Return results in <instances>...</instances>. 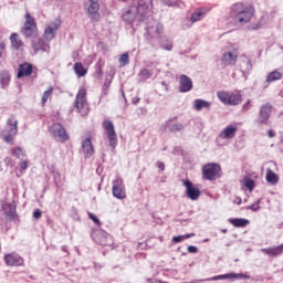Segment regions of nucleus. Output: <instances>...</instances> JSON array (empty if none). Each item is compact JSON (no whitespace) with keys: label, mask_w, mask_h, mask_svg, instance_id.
<instances>
[{"label":"nucleus","mask_w":283,"mask_h":283,"mask_svg":"<svg viewBox=\"0 0 283 283\" xmlns=\"http://www.w3.org/2000/svg\"><path fill=\"white\" fill-rule=\"evenodd\" d=\"M253 18V7L237 2L230 8V19L235 25H247Z\"/></svg>","instance_id":"obj_1"},{"label":"nucleus","mask_w":283,"mask_h":283,"mask_svg":"<svg viewBox=\"0 0 283 283\" xmlns=\"http://www.w3.org/2000/svg\"><path fill=\"white\" fill-rule=\"evenodd\" d=\"M17 134H19V122L14 118V116H11L7 120V128L1 132V137L3 138L4 143L12 145Z\"/></svg>","instance_id":"obj_2"},{"label":"nucleus","mask_w":283,"mask_h":283,"mask_svg":"<svg viewBox=\"0 0 283 283\" xmlns=\"http://www.w3.org/2000/svg\"><path fill=\"white\" fill-rule=\"evenodd\" d=\"M217 98H219V101L223 103V105H230L232 107H235L237 105H240V103H242V93H240V91H219L217 93Z\"/></svg>","instance_id":"obj_3"},{"label":"nucleus","mask_w":283,"mask_h":283,"mask_svg":"<svg viewBox=\"0 0 283 283\" xmlns=\"http://www.w3.org/2000/svg\"><path fill=\"white\" fill-rule=\"evenodd\" d=\"M153 8V0H137V4L134 7L135 12L137 13V21H139V23L147 21V18L151 14Z\"/></svg>","instance_id":"obj_4"},{"label":"nucleus","mask_w":283,"mask_h":283,"mask_svg":"<svg viewBox=\"0 0 283 283\" xmlns=\"http://www.w3.org/2000/svg\"><path fill=\"white\" fill-rule=\"evenodd\" d=\"M91 238L101 247H114V237L103 229H93L91 232Z\"/></svg>","instance_id":"obj_5"},{"label":"nucleus","mask_w":283,"mask_h":283,"mask_svg":"<svg viewBox=\"0 0 283 283\" xmlns=\"http://www.w3.org/2000/svg\"><path fill=\"white\" fill-rule=\"evenodd\" d=\"M84 10L93 23L101 21V2L99 0H85Z\"/></svg>","instance_id":"obj_6"},{"label":"nucleus","mask_w":283,"mask_h":283,"mask_svg":"<svg viewBox=\"0 0 283 283\" xmlns=\"http://www.w3.org/2000/svg\"><path fill=\"white\" fill-rule=\"evenodd\" d=\"M49 133L55 143H67L70 140V135H67V130L61 123H54L50 126Z\"/></svg>","instance_id":"obj_7"},{"label":"nucleus","mask_w":283,"mask_h":283,"mask_svg":"<svg viewBox=\"0 0 283 283\" xmlns=\"http://www.w3.org/2000/svg\"><path fill=\"white\" fill-rule=\"evenodd\" d=\"M75 105L81 116H87L90 114V104H87V91L80 88L75 98Z\"/></svg>","instance_id":"obj_8"},{"label":"nucleus","mask_w":283,"mask_h":283,"mask_svg":"<svg viewBox=\"0 0 283 283\" xmlns=\"http://www.w3.org/2000/svg\"><path fill=\"white\" fill-rule=\"evenodd\" d=\"M102 127L107 136L108 143L112 149H115V147H118V135L116 134L114 122L109 119H105L102 123Z\"/></svg>","instance_id":"obj_9"},{"label":"nucleus","mask_w":283,"mask_h":283,"mask_svg":"<svg viewBox=\"0 0 283 283\" xmlns=\"http://www.w3.org/2000/svg\"><path fill=\"white\" fill-rule=\"evenodd\" d=\"M205 180H218L222 176V167L219 164H207L202 168Z\"/></svg>","instance_id":"obj_10"},{"label":"nucleus","mask_w":283,"mask_h":283,"mask_svg":"<svg viewBox=\"0 0 283 283\" xmlns=\"http://www.w3.org/2000/svg\"><path fill=\"white\" fill-rule=\"evenodd\" d=\"M273 112V105L271 103H265L261 105L259 109L258 118L255 119L256 125H269V120L271 118V113Z\"/></svg>","instance_id":"obj_11"},{"label":"nucleus","mask_w":283,"mask_h":283,"mask_svg":"<svg viewBox=\"0 0 283 283\" xmlns=\"http://www.w3.org/2000/svg\"><path fill=\"white\" fill-rule=\"evenodd\" d=\"M112 193L114 198H117V200H125V198H127V193L125 191V182L118 175L115 176V179L113 180Z\"/></svg>","instance_id":"obj_12"},{"label":"nucleus","mask_w":283,"mask_h":283,"mask_svg":"<svg viewBox=\"0 0 283 283\" xmlns=\"http://www.w3.org/2000/svg\"><path fill=\"white\" fill-rule=\"evenodd\" d=\"M1 210L3 211L7 220L9 222H17L19 221V214L17 213V202H3L1 205Z\"/></svg>","instance_id":"obj_13"},{"label":"nucleus","mask_w":283,"mask_h":283,"mask_svg":"<svg viewBox=\"0 0 283 283\" xmlns=\"http://www.w3.org/2000/svg\"><path fill=\"white\" fill-rule=\"evenodd\" d=\"M207 17V10L197 9L191 13L190 18H186L182 23L184 30H189L193 25V23H198V21H202Z\"/></svg>","instance_id":"obj_14"},{"label":"nucleus","mask_w":283,"mask_h":283,"mask_svg":"<svg viewBox=\"0 0 283 283\" xmlns=\"http://www.w3.org/2000/svg\"><path fill=\"white\" fill-rule=\"evenodd\" d=\"M34 32H36V22L34 21V18L30 17V13H27L25 22L21 29V33L27 39H30L31 36H34Z\"/></svg>","instance_id":"obj_15"},{"label":"nucleus","mask_w":283,"mask_h":283,"mask_svg":"<svg viewBox=\"0 0 283 283\" xmlns=\"http://www.w3.org/2000/svg\"><path fill=\"white\" fill-rule=\"evenodd\" d=\"M182 185L186 187V196L189 200H198L200 198V189L191 180L184 179Z\"/></svg>","instance_id":"obj_16"},{"label":"nucleus","mask_w":283,"mask_h":283,"mask_svg":"<svg viewBox=\"0 0 283 283\" xmlns=\"http://www.w3.org/2000/svg\"><path fill=\"white\" fill-rule=\"evenodd\" d=\"M220 63L223 67H233L238 63V52L227 51L222 54Z\"/></svg>","instance_id":"obj_17"},{"label":"nucleus","mask_w":283,"mask_h":283,"mask_svg":"<svg viewBox=\"0 0 283 283\" xmlns=\"http://www.w3.org/2000/svg\"><path fill=\"white\" fill-rule=\"evenodd\" d=\"M193 90V81L191 77L186 74H181L179 76V92L181 94H187V92H191Z\"/></svg>","instance_id":"obj_18"},{"label":"nucleus","mask_w":283,"mask_h":283,"mask_svg":"<svg viewBox=\"0 0 283 283\" xmlns=\"http://www.w3.org/2000/svg\"><path fill=\"white\" fill-rule=\"evenodd\" d=\"M235 134H238V127L233 125H228L221 130V133L217 137V140H231V138H235Z\"/></svg>","instance_id":"obj_19"},{"label":"nucleus","mask_w":283,"mask_h":283,"mask_svg":"<svg viewBox=\"0 0 283 283\" xmlns=\"http://www.w3.org/2000/svg\"><path fill=\"white\" fill-rule=\"evenodd\" d=\"M3 260L7 266H23L25 264L23 258L12 253L6 254Z\"/></svg>","instance_id":"obj_20"},{"label":"nucleus","mask_w":283,"mask_h":283,"mask_svg":"<svg viewBox=\"0 0 283 283\" xmlns=\"http://www.w3.org/2000/svg\"><path fill=\"white\" fill-rule=\"evenodd\" d=\"M261 253L270 258H280V255H283V243L276 247L263 248L261 249Z\"/></svg>","instance_id":"obj_21"},{"label":"nucleus","mask_w":283,"mask_h":283,"mask_svg":"<svg viewBox=\"0 0 283 283\" xmlns=\"http://www.w3.org/2000/svg\"><path fill=\"white\" fill-rule=\"evenodd\" d=\"M61 28V22H52L44 30V39L45 41H52L54 36H56V31Z\"/></svg>","instance_id":"obj_22"},{"label":"nucleus","mask_w":283,"mask_h":283,"mask_svg":"<svg viewBox=\"0 0 283 283\" xmlns=\"http://www.w3.org/2000/svg\"><path fill=\"white\" fill-rule=\"evenodd\" d=\"M123 21H125V23H127L128 25H134L135 21H138V13L136 12V10L134 9V7H132L130 9L126 10L123 15H122Z\"/></svg>","instance_id":"obj_23"},{"label":"nucleus","mask_w":283,"mask_h":283,"mask_svg":"<svg viewBox=\"0 0 283 283\" xmlns=\"http://www.w3.org/2000/svg\"><path fill=\"white\" fill-rule=\"evenodd\" d=\"M31 45L35 54L38 52H46L48 54H50V44L45 43V40L43 39L33 40Z\"/></svg>","instance_id":"obj_24"},{"label":"nucleus","mask_w":283,"mask_h":283,"mask_svg":"<svg viewBox=\"0 0 283 283\" xmlns=\"http://www.w3.org/2000/svg\"><path fill=\"white\" fill-rule=\"evenodd\" d=\"M33 66L31 63H22L18 67V78H23V76H30L32 74Z\"/></svg>","instance_id":"obj_25"},{"label":"nucleus","mask_w":283,"mask_h":283,"mask_svg":"<svg viewBox=\"0 0 283 283\" xmlns=\"http://www.w3.org/2000/svg\"><path fill=\"white\" fill-rule=\"evenodd\" d=\"M240 70L242 72L244 78H247V76H249V73L253 70V64L251 62V59L243 57L240 63Z\"/></svg>","instance_id":"obj_26"},{"label":"nucleus","mask_w":283,"mask_h":283,"mask_svg":"<svg viewBox=\"0 0 283 283\" xmlns=\"http://www.w3.org/2000/svg\"><path fill=\"white\" fill-rule=\"evenodd\" d=\"M82 149L84 151L85 158H92V156H94V146L92 145V139L91 138H86L82 143Z\"/></svg>","instance_id":"obj_27"},{"label":"nucleus","mask_w":283,"mask_h":283,"mask_svg":"<svg viewBox=\"0 0 283 283\" xmlns=\"http://www.w3.org/2000/svg\"><path fill=\"white\" fill-rule=\"evenodd\" d=\"M228 222L237 229H244V227H248V224H250V221L244 218H230Z\"/></svg>","instance_id":"obj_28"},{"label":"nucleus","mask_w":283,"mask_h":283,"mask_svg":"<svg viewBox=\"0 0 283 283\" xmlns=\"http://www.w3.org/2000/svg\"><path fill=\"white\" fill-rule=\"evenodd\" d=\"M193 109H196V112H201L202 109H211V103L201 98H197L193 101Z\"/></svg>","instance_id":"obj_29"},{"label":"nucleus","mask_w":283,"mask_h":283,"mask_svg":"<svg viewBox=\"0 0 283 283\" xmlns=\"http://www.w3.org/2000/svg\"><path fill=\"white\" fill-rule=\"evenodd\" d=\"M10 42L13 50H21V48L24 45L23 42L19 39V33H11Z\"/></svg>","instance_id":"obj_30"},{"label":"nucleus","mask_w":283,"mask_h":283,"mask_svg":"<svg viewBox=\"0 0 283 283\" xmlns=\"http://www.w3.org/2000/svg\"><path fill=\"white\" fill-rule=\"evenodd\" d=\"M166 127L172 134H176L177 132H182V129H185V125H182L180 123L174 124V123H171V119L166 122Z\"/></svg>","instance_id":"obj_31"},{"label":"nucleus","mask_w":283,"mask_h":283,"mask_svg":"<svg viewBox=\"0 0 283 283\" xmlns=\"http://www.w3.org/2000/svg\"><path fill=\"white\" fill-rule=\"evenodd\" d=\"M0 85L2 90H6V87L10 85V72L8 71L0 72Z\"/></svg>","instance_id":"obj_32"},{"label":"nucleus","mask_w":283,"mask_h":283,"mask_svg":"<svg viewBox=\"0 0 283 283\" xmlns=\"http://www.w3.org/2000/svg\"><path fill=\"white\" fill-rule=\"evenodd\" d=\"M73 70L78 78H82V76H85V74H87V69H85V66H83V63L81 62H76L73 66Z\"/></svg>","instance_id":"obj_33"},{"label":"nucleus","mask_w":283,"mask_h":283,"mask_svg":"<svg viewBox=\"0 0 283 283\" xmlns=\"http://www.w3.org/2000/svg\"><path fill=\"white\" fill-rule=\"evenodd\" d=\"M266 181L270 182V185H277L280 178L277 175L271 170V168L266 169V175H265Z\"/></svg>","instance_id":"obj_34"},{"label":"nucleus","mask_w":283,"mask_h":283,"mask_svg":"<svg viewBox=\"0 0 283 283\" xmlns=\"http://www.w3.org/2000/svg\"><path fill=\"white\" fill-rule=\"evenodd\" d=\"M282 73L279 71H272L268 74L265 83H275V81H281Z\"/></svg>","instance_id":"obj_35"},{"label":"nucleus","mask_w":283,"mask_h":283,"mask_svg":"<svg viewBox=\"0 0 283 283\" xmlns=\"http://www.w3.org/2000/svg\"><path fill=\"white\" fill-rule=\"evenodd\" d=\"M159 45L161 50H167L168 52H171V50H174V43L167 38L159 39Z\"/></svg>","instance_id":"obj_36"},{"label":"nucleus","mask_w":283,"mask_h":283,"mask_svg":"<svg viewBox=\"0 0 283 283\" xmlns=\"http://www.w3.org/2000/svg\"><path fill=\"white\" fill-rule=\"evenodd\" d=\"M11 155L14 158H23V156H25V153L23 151V149L21 147H15L11 149Z\"/></svg>","instance_id":"obj_37"},{"label":"nucleus","mask_w":283,"mask_h":283,"mask_svg":"<svg viewBox=\"0 0 283 283\" xmlns=\"http://www.w3.org/2000/svg\"><path fill=\"white\" fill-rule=\"evenodd\" d=\"M52 92H54V87L50 86L42 95V99L41 103L42 105H45V103H48V99L50 98V96H52Z\"/></svg>","instance_id":"obj_38"},{"label":"nucleus","mask_w":283,"mask_h":283,"mask_svg":"<svg viewBox=\"0 0 283 283\" xmlns=\"http://www.w3.org/2000/svg\"><path fill=\"white\" fill-rule=\"evenodd\" d=\"M139 76L144 81H147V80L151 78V76H154V74L151 73V71H149V69H143L139 72Z\"/></svg>","instance_id":"obj_39"},{"label":"nucleus","mask_w":283,"mask_h":283,"mask_svg":"<svg viewBox=\"0 0 283 283\" xmlns=\"http://www.w3.org/2000/svg\"><path fill=\"white\" fill-rule=\"evenodd\" d=\"M119 65H122V67L129 65V53L125 52L119 56Z\"/></svg>","instance_id":"obj_40"},{"label":"nucleus","mask_w":283,"mask_h":283,"mask_svg":"<svg viewBox=\"0 0 283 283\" xmlns=\"http://www.w3.org/2000/svg\"><path fill=\"white\" fill-rule=\"evenodd\" d=\"M244 187H247V189H249V191H252L253 189H255V180L248 178L244 181Z\"/></svg>","instance_id":"obj_41"},{"label":"nucleus","mask_w":283,"mask_h":283,"mask_svg":"<svg viewBox=\"0 0 283 283\" xmlns=\"http://www.w3.org/2000/svg\"><path fill=\"white\" fill-rule=\"evenodd\" d=\"M87 216H88L90 220H92L94 222V224H96L97 227H101V224H103L101 222V219H98V217H96V214H94L92 212H87Z\"/></svg>","instance_id":"obj_42"},{"label":"nucleus","mask_w":283,"mask_h":283,"mask_svg":"<svg viewBox=\"0 0 283 283\" xmlns=\"http://www.w3.org/2000/svg\"><path fill=\"white\" fill-rule=\"evenodd\" d=\"M163 6H168V8H174L178 6V0H161Z\"/></svg>","instance_id":"obj_43"},{"label":"nucleus","mask_w":283,"mask_h":283,"mask_svg":"<svg viewBox=\"0 0 283 283\" xmlns=\"http://www.w3.org/2000/svg\"><path fill=\"white\" fill-rule=\"evenodd\" d=\"M109 85H112V82H104L102 86V97L107 96V90H109Z\"/></svg>","instance_id":"obj_44"},{"label":"nucleus","mask_w":283,"mask_h":283,"mask_svg":"<svg viewBox=\"0 0 283 283\" xmlns=\"http://www.w3.org/2000/svg\"><path fill=\"white\" fill-rule=\"evenodd\" d=\"M248 210L250 211H260V200H258L255 203L248 206Z\"/></svg>","instance_id":"obj_45"},{"label":"nucleus","mask_w":283,"mask_h":283,"mask_svg":"<svg viewBox=\"0 0 283 283\" xmlns=\"http://www.w3.org/2000/svg\"><path fill=\"white\" fill-rule=\"evenodd\" d=\"M251 107H253V105L251 104V99H248L241 108V112H249V109H251Z\"/></svg>","instance_id":"obj_46"},{"label":"nucleus","mask_w":283,"mask_h":283,"mask_svg":"<svg viewBox=\"0 0 283 283\" xmlns=\"http://www.w3.org/2000/svg\"><path fill=\"white\" fill-rule=\"evenodd\" d=\"M6 56V42L0 41V59H3Z\"/></svg>","instance_id":"obj_47"},{"label":"nucleus","mask_w":283,"mask_h":283,"mask_svg":"<svg viewBox=\"0 0 283 283\" xmlns=\"http://www.w3.org/2000/svg\"><path fill=\"white\" fill-rule=\"evenodd\" d=\"M95 67L97 76H103V66L101 65V61L96 63Z\"/></svg>","instance_id":"obj_48"},{"label":"nucleus","mask_w":283,"mask_h":283,"mask_svg":"<svg viewBox=\"0 0 283 283\" xmlns=\"http://www.w3.org/2000/svg\"><path fill=\"white\" fill-rule=\"evenodd\" d=\"M174 244H178L180 242H185V237L184 235H177L172 238Z\"/></svg>","instance_id":"obj_49"},{"label":"nucleus","mask_w":283,"mask_h":283,"mask_svg":"<svg viewBox=\"0 0 283 283\" xmlns=\"http://www.w3.org/2000/svg\"><path fill=\"white\" fill-rule=\"evenodd\" d=\"M164 28L163 24L156 25V34L158 35L157 39L160 40V34H163Z\"/></svg>","instance_id":"obj_50"},{"label":"nucleus","mask_w":283,"mask_h":283,"mask_svg":"<svg viewBox=\"0 0 283 283\" xmlns=\"http://www.w3.org/2000/svg\"><path fill=\"white\" fill-rule=\"evenodd\" d=\"M61 182V174L56 172L54 175V185L59 187V184Z\"/></svg>","instance_id":"obj_51"},{"label":"nucleus","mask_w":283,"mask_h":283,"mask_svg":"<svg viewBox=\"0 0 283 283\" xmlns=\"http://www.w3.org/2000/svg\"><path fill=\"white\" fill-rule=\"evenodd\" d=\"M33 218H34L35 220H40V218H41V209H35V210L33 211Z\"/></svg>","instance_id":"obj_52"},{"label":"nucleus","mask_w":283,"mask_h":283,"mask_svg":"<svg viewBox=\"0 0 283 283\" xmlns=\"http://www.w3.org/2000/svg\"><path fill=\"white\" fill-rule=\"evenodd\" d=\"M188 253H198V248L195 245H189L188 247Z\"/></svg>","instance_id":"obj_53"},{"label":"nucleus","mask_w":283,"mask_h":283,"mask_svg":"<svg viewBox=\"0 0 283 283\" xmlns=\"http://www.w3.org/2000/svg\"><path fill=\"white\" fill-rule=\"evenodd\" d=\"M156 167H158V169H160V171H165V163H163V161H157V163H156Z\"/></svg>","instance_id":"obj_54"},{"label":"nucleus","mask_w":283,"mask_h":283,"mask_svg":"<svg viewBox=\"0 0 283 283\" xmlns=\"http://www.w3.org/2000/svg\"><path fill=\"white\" fill-rule=\"evenodd\" d=\"M20 169H22L23 171H25V169H28V160L20 163Z\"/></svg>","instance_id":"obj_55"},{"label":"nucleus","mask_w":283,"mask_h":283,"mask_svg":"<svg viewBox=\"0 0 283 283\" xmlns=\"http://www.w3.org/2000/svg\"><path fill=\"white\" fill-rule=\"evenodd\" d=\"M193 235H196V233L184 234V240H189V238H193Z\"/></svg>","instance_id":"obj_56"},{"label":"nucleus","mask_w":283,"mask_h":283,"mask_svg":"<svg viewBox=\"0 0 283 283\" xmlns=\"http://www.w3.org/2000/svg\"><path fill=\"white\" fill-rule=\"evenodd\" d=\"M61 251H63L64 253H66L67 255H70V252L67 251V245H62V247H61Z\"/></svg>","instance_id":"obj_57"},{"label":"nucleus","mask_w":283,"mask_h":283,"mask_svg":"<svg viewBox=\"0 0 283 283\" xmlns=\"http://www.w3.org/2000/svg\"><path fill=\"white\" fill-rule=\"evenodd\" d=\"M269 138H275V133L273 130L268 132Z\"/></svg>","instance_id":"obj_58"},{"label":"nucleus","mask_w":283,"mask_h":283,"mask_svg":"<svg viewBox=\"0 0 283 283\" xmlns=\"http://www.w3.org/2000/svg\"><path fill=\"white\" fill-rule=\"evenodd\" d=\"M140 103V98H133V105H138Z\"/></svg>","instance_id":"obj_59"},{"label":"nucleus","mask_w":283,"mask_h":283,"mask_svg":"<svg viewBox=\"0 0 283 283\" xmlns=\"http://www.w3.org/2000/svg\"><path fill=\"white\" fill-rule=\"evenodd\" d=\"M228 231H229V230H227V229H222V230H221V233H228Z\"/></svg>","instance_id":"obj_60"},{"label":"nucleus","mask_w":283,"mask_h":283,"mask_svg":"<svg viewBox=\"0 0 283 283\" xmlns=\"http://www.w3.org/2000/svg\"><path fill=\"white\" fill-rule=\"evenodd\" d=\"M149 43H150V45H153V48L156 46V44H154V41L150 40Z\"/></svg>","instance_id":"obj_61"},{"label":"nucleus","mask_w":283,"mask_h":283,"mask_svg":"<svg viewBox=\"0 0 283 283\" xmlns=\"http://www.w3.org/2000/svg\"><path fill=\"white\" fill-rule=\"evenodd\" d=\"M161 85H164V86H167V83H165V82H161Z\"/></svg>","instance_id":"obj_62"},{"label":"nucleus","mask_w":283,"mask_h":283,"mask_svg":"<svg viewBox=\"0 0 283 283\" xmlns=\"http://www.w3.org/2000/svg\"><path fill=\"white\" fill-rule=\"evenodd\" d=\"M127 1H129V0H122L123 3H127Z\"/></svg>","instance_id":"obj_63"},{"label":"nucleus","mask_w":283,"mask_h":283,"mask_svg":"<svg viewBox=\"0 0 283 283\" xmlns=\"http://www.w3.org/2000/svg\"><path fill=\"white\" fill-rule=\"evenodd\" d=\"M203 242H209V239H205Z\"/></svg>","instance_id":"obj_64"}]
</instances>
